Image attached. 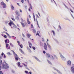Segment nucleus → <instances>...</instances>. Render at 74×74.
<instances>
[{
    "label": "nucleus",
    "instance_id": "nucleus-1",
    "mask_svg": "<svg viewBox=\"0 0 74 74\" xmlns=\"http://www.w3.org/2000/svg\"><path fill=\"white\" fill-rule=\"evenodd\" d=\"M5 64H3L2 65V68L3 69H7L9 68V66H8V65L7 64L6 62H5Z\"/></svg>",
    "mask_w": 74,
    "mask_h": 74
},
{
    "label": "nucleus",
    "instance_id": "nucleus-2",
    "mask_svg": "<svg viewBox=\"0 0 74 74\" xmlns=\"http://www.w3.org/2000/svg\"><path fill=\"white\" fill-rule=\"evenodd\" d=\"M21 24L23 26V27H25V26H26V27H27V26H28V24H27V23H25L24 24L23 23H21Z\"/></svg>",
    "mask_w": 74,
    "mask_h": 74
},
{
    "label": "nucleus",
    "instance_id": "nucleus-3",
    "mask_svg": "<svg viewBox=\"0 0 74 74\" xmlns=\"http://www.w3.org/2000/svg\"><path fill=\"white\" fill-rule=\"evenodd\" d=\"M1 5H3V7L4 8H6V7L7 6L6 5V4L5 3H4L3 1L1 3Z\"/></svg>",
    "mask_w": 74,
    "mask_h": 74
},
{
    "label": "nucleus",
    "instance_id": "nucleus-4",
    "mask_svg": "<svg viewBox=\"0 0 74 74\" xmlns=\"http://www.w3.org/2000/svg\"><path fill=\"white\" fill-rule=\"evenodd\" d=\"M6 48L8 49H11V48L10 46L8 44H6Z\"/></svg>",
    "mask_w": 74,
    "mask_h": 74
},
{
    "label": "nucleus",
    "instance_id": "nucleus-5",
    "mask_svg": "<svg viewBox=\"0 0 74 74\" xmlns=\"http://www.w3.org/2000/svg\"><path fill=\"white\" fill-rule=\"evenodd\" d=\"M60 57L63 60H66V58L62 55V53H60Z\"/></svg>",
    "mask_w": 74,
    "mask_h": 74
},
{
    "label": "nucleus",
    "instance_id": "nucleus-6",
    "mask_svg": "<svg viewBox=\"0 0 74 74\" xmlns=\"http://www.w3.org/2000/svg\"><path fill=\"white\" fill-rule=\"evenodd\" d=\"M44 49L45 50H47L48 48L47 47V45L45 43H44Z\"/></svg>",
    "mask_w": 74,
    "mask_h": 74
},
{
    "label": "nucleus",
    "instance_id": "nucleus-7",
    "mask_svg": "<svg viewBox=\"0 0 74 74\" xmlns=\"http://www.w3.org/2000/svg\"><path fill=\"white\" fill-rule=\"evenodd\" d=\"M15 58L16 60L18 61V59H19V57H18V56L16 54H15Z\"/></svg>",
    "mask_w": 74,
    "mask_h": 74
},
{
    "label": "nucleus",
    "instance_id": "nucleus-8",
    "mask_svg": "<svg viewBox=\"0 0 74 74\" xmlns=\"http://www.w3.org/2000/svg\"><path fill=\"white\" fill-rule=\"evenodd\" d=\"M46 56L47 58L49 59L50 58V55L48 53H47L46 54Z\"/></svg>",
    "mask_w": 74,
    "mask_h": 74
},
{
    "label": "nucleus",
    "instance_id": "nucleus-9",
    "mask_svg": "<svg viewBox=\"0 0 74 74\" xmlns=\"http://www.w3.org/2000/svg\"><path fill=\"white\" fill-rule=\"evenodd\" d=\"M14 23L12 21H10V22L8 24L10 25V26H11V25H13L14 24Z\"/></svg>",
    "mask_w": 74,
    "mask_h": 74
},
{
    "label": "nucleus",
    "instance_id": "nucleus-10",
    "mask_svg": "<svg viewBox=\"0 0 74 74\" xmlns=\"http://www.w3.org/2000/svg\"><path fill=\"white\" fill-rule=\"evenodd\" d=\"M67 64L68 66H71V61L70 60L68 61L67 62Z\"/></svg>",
    "mask_w": 74,
    "mask_h": 74
},
{
    "label": "nucleus",
    "instance_id": "nucleus-11",
    "mask_svg": "<svg viewBox=\"0 0 74 74\" xmlns=\"http://www.w3.org/2000/svg\"><path fill=\"white\" fill-rule=\"evenodd\" d=\"M47 45L48 47L49 48V49H52V47H51V46L50 45H49V44H48V43H47Z\"/></svg>",
    "mask_w": 74,
    "mask_h": 74
},
{
    "label": "nucleus",
    "instance_id": "nucleus-12",
    "mask_svg": "<svg viewBox=\"0 0 74 74\" xmlns=\"http://www.w3.org/2000/svg\"><path fill=\"white\" fill-rule=\"evenodd\" d=\"M15 13L16 14V15H17V16H19L21 15V14L19 13V12H18V11H16L15 12Z\"/></svg>",
    "mask_w": 74,
    "mask_h": 74
},
{
    "label": "nucleus",
    "instance_id": "nucleus-13",
    "mask_svg": "<svg viewBox=\"0 0 74 74\" xmlns=\"http://www.w3.org/2000/svg\"><path fill=\"white\" fill-rule=\"evenodd\" d=\"M17 64L18 65V66L19 67H22V66H21V63L20 62H18L17 63Z\"/></svg>",
    "mask_w": 74,
    "mask_h": 74
},
{
    "label": "nucleus",
    "instance_id": "nucleus-14",
    "mask_svg": "<svg viewBox=\"0 0 74 74\" xmlns=\"http://www.w3.org/2000/svg\"><path fill=\"white\" fill-rule=\"evenodd\" d=\"M71 71H72V73H74V68L73 67H71Z\"/></svg>",
    "mask_w": 74,
    "mask_h": 74
},
{
    "label": "nucleus",
    "instance_id": "nucleus-15",
    "mask_svg": "<svg viewBox=\"0 0 74 74\" xmlns=\"http://www.w3.org/2000/svg\"><path fill=\"white\" fill-rule=\"evenodd\" d=\"M31 36V35H30V34H27V36L28 37V38H29Z\"/></svg>",
    "mask_w": 74,
    "mask_h": 74
},
{
    "label": "nucleus",
    "instance_id": "nucleus-16",
    "mask_svg": "<svg viewBox=\"0 0 74 74\" xmlns=\"http://www.w3.org/2000/svg\"><path fill=\"white\" fill-rule=\"evenodd\" d=\"M50 58L51 59V60H54V58L52 56H51Z\"/></svg>",
    "mask_w": 74,
    "mask_h": 74
},
{
    "label": "nucleus",
    "instance_id": "nucleus-17",
    "mask_svg": "<svg viewBox=\"0 0 74 74\" xmlns=\"http://www.w3.org/2000/svg\"><path fill=\"white\" fill-rule=\"evenodd\" d=\"M27 22L28 24H29V25H30V21H29V18H27Z\"/></svg>",
    "mask_w": 74,
    "mask_h": 74
},
{
    "label": "nucleus",
    "instance_id": "nucleus-18",
    "mask_svg": "<svg viewBox=\"0 0 74 74\" xmlns=\"http://www.w3.org/2000/svg\"><path fill=\"white\" fill-rule=\"evenodd\" d=\"M11 5L12 10H14V6H13V5Z\"/></svg>",
    "mask_w": 74,
    "mask_h": 74
},
{
    "label": "nucleus",
    "instance_id": "nucleus-19",
    "mask_svg": "<svg viewBox=\"0 0 74 74\" xmlns=\"http://www.w3.org/2000/svg\"><path fill=\"white\" fill-rule=\"evenodd\" d=\"M33 15L34 19V21H36V18H35V16L34 15V13L33 14Z\"/></svg>",
    "mask_w": 74,
    "mask_h": 74
},
{
    "label": "nucleus",
    "instance_id": "nucleus-20",
    "mask_svg": "<svg viewBox=\"0 0 74 74\" xmlns=\"http://www.w3.org/2000/svg\"><path fill=\"white\" fill-rule=\"evenodd\" d=\"M56 70L57 71V72H58V73H59V74H62V73L58 70L56 69Z\"/></svg>",
    "mask_w": 74,
    "mask_h": 74
},
{
    "label": "nucleus",
    "instance_id": "nucleus-21",
    "mask_svg": "<svg viewBox=\"0 0 74 74\" xmlns=\"http://www.w3.org/2000/svg\"><path fill=\"white\" fill-rule=\"evenodd\" d=\"M20 51V52H21V53H24V52H23V51H22V49H19Z\"/></svg>",
    "mask_w": 74,
    "mask_h": 74
},
{
    "label": "nucleus",
    "instance_id": "nucleus-22",
    "mask_svg": "<svg viewBox=\"0 0 74 74\" xmlns=\"http://www.w3.org/2000/svg\"><path fill=\"white\" fill-rule=\"evenodd\" d=\"M29 47L30 48H31V47H32V43H29Z\"/></svg>",
    "mask_w": 74,
    "mask_h": 74
},
{
    "label": "nucleus",
    "instance_id": "nucleus-23",
    "mask_svg": "<svg viewBox=\"0 0 74 74\" xmlns=\"http://www.w3.org/2000/svg\"><path fill=\"white\" fill-rule=\"evenodd\" d=\"M34 58H35V59L37 60V61H39V59H38V58H37L36 57H35Z\"/></svg>",
    "mask_w": 74,
    "mask_h": 74
},
{
    "label": "nucleus",
    "instance_id": "nucleus-24",
    "mask_svg": "<svg viewBox=\"0 0 74 74\" xmlns=\"http://www.w3.org/2000/svg\"><path fill=\"white\" fill-rule=\"evenodd\" d=\"M2 63H3L2 60H0V65H1V64H2Z\"/></svg>",
    "mask_w": 74,
    "mask_h": 74
},
{
    "label": "nucleus",
    "instance_id": "nucleus-25",
    "mask_svg": "<svg viewBox=\"0 0 74 74\" xmlns=\"http://www.w3.org/2000/svg\"><path fill=\"white\" fill-rule=\"evenodd\" d=\"M47 61L48 62V63L49 64H52V63H51V62L50 61H49V60H47Z\"/></svg>",
    "mask_w": 74,
    "mask_h": 74
},
{
    "label": "nucleus",
    "instance_id": "nucleus-26",
    "mask_svg": "<svg viewBox=\"0 0 74 74\" xmlns=\"http://www.w3.org/2000/svg\"><path fill=\"white\" fill-rule=\"evenodd\" d=\"M39 33H40V31L38 32L37 34H36V36H37L38 35V36H40V35H39Z\"/></svg>",
    "mask_w": 74,
    "mask_h": 74
},
{
    "label": "nucleus",
    "instance_id": "nucleus-27",
    "mask_svg": "<svg viewBox=\"0 0 74 74\" xmlns=\"http://www.w3.org/2000/svg\"><path fill=\"white\" fill-rule=\"evenodd\" d=\"M10 45L11 47H14V45H12V44L11 43H10Z\"/></svg>",
    "mask_w": 74,
    "mask_h": 74
},
{
    "label": "nucleus",
    "instance_id": "nucleus-28",
    "mask_svg": "<svg viewBox=\"0 0 74 74\" xmlns=\"http://www.w3.org/2000/svg\"><path fill=\"white\" fill-rule=\"evenodd\" d=\"M54 58H56V59H58V57H57V56H56L54 55Z\"/></svg>",
    "mask_w": 74,
    "mask_h": 74
},
{
    "label": "nucleus",
    "instance_id": "nucleus-29",
    "mask_svg": "<svg viewBox=\"0 0 74 74\" xmlns=\"http://www.w3.org/2000/svg\"><path fill=\"white\" fill-rule=\"evenodd\" d=\"M36 21L37 22V24L38 25V27H39V25H38V21H37V20H36Z\"/></svg>",
    "mask_w": 74,
    "mask_h": 74
},
{
    "label": "nucleus",
    "instance_id": "nucleus-30",
    "mask_svg": "<svg viewBox=\"0 0 74 74\" xmlns=\"http://www.w3.org/2000/svg\"><path fill=\"white\" fill-rule=\"evenodd\" d=\"M32 48H33V49H34V50H35V49H36V48L35 47H32Z\"/></svg>",
    "mask_w": 74,
    "mask_h": 74
},
{
    "label": "nucleus",
    "instance_id": "nucleus-31",
    "mask_svg": "<svg viewBox=\"0 0 74 74\" xmlns=\"http://www.w3.org/2000/svg\"><path fill=\"white\" fill-rule=\"evenodd\" d=\"M52 32L53 35H55V32L54 31H53V30L52 31Z\"/></svg>",
    "mask_w": 74,
    "mask_h": 74
},
{
    "label": "nucleus",
    "instance_id": "nucleus-32",
    "mask_svg": "<svg viewBox=\"0 0 74 74\" xmlns=\"http://www.w3.org/2000/svg\"><path fill=\"white\" fill-rule=\"evenodd\" d=\"M33 32L34 33H36V30H35V29H34L33 30Z\"/></svg>",
    "mask_w": 74,
    "mask_h": 74
},
{
    "label": "nucleus",
    "instance_id": "nucleus-33",
    "mask_svg": "<svg viewBox=\"0 0 74 74\" xmlns=\"http://www.w3.org/2000/svg\"><path fill=\"white\" fill-rule=\"evenodd\" d=\"M7 54H8V55H9V56L11 55V53H10V52H8V53H7Z\"/></svg>",
    "mask_w": 74,
    "mask_h": 74
},
{
    "label": "nucleus",
    "instance_id": "nucleus-34",
    "mask_svg": "<svg viewBox=\"0 0 74 74\" xmlns=\"http://www.w3.org/2000/svg\"><path fill=\"white\" fill-rule=\"evenodd\" d=\"M40 45H41V46L42 47V46H43V45H43V44H41V42L40 43Z\"/></svg>",
    "mask_w": 74,
    "mask_h": 74
},
{
    "label": "nucleus",
    "instance_id": "nucleus-35",
    "mask_svg": "<svg viewBox=\"0 0 74 74\" xmlns=\"http://www.w3.org/2000/svg\"><path fill=\"white\" fill-rule=\"evenodd\" d=\"M11 19L12 20V21H14V22H15V19H14V18H12Z\"/></svg>",
    "mask_w": 74,
    "mask_h": 74
},
{
    "label": "nucleus",
    "instance_id": "nucleus-36",
    "mask_svg": "<svg viewBox=\"0 0 74 74\" xmlns=\"http://www.w3.org/2000/svg\"><path fill=\"white\" fill-rule=\"evenodd\" d=\"M30 8H31V10L32 9V5H31V4H30Z\"/></svg>",
    "mask_w": 74,
    "mask_h": 74
},
{
    "label": "nucleus",
    "instance_id": "nucleus-37",
    "mask_svg": "<svg viewBox=\"0 0 74 74\" xmlns=\"http://www.w3.org/2000/svg\"><path fill=\"white\" fill-rule=\"evenodd\" d=\"M64 6L66 8L68 9H69V8H68V7H67V6L66 5H65V4H64Z\"/></svg>",
    "mask_w": 74,
    "mask_h": 74
},
{
    "label": "nucleus",
    "instance_id": "nucleus-38",
    "mask_svg": "<svg viewBox=\"0 0 74 74\" xmlns=\"http://www.w3.org/2000/svg\"><path fill=\"white\" fill-rule=\"evenodd\" d=\"M21 2L22 3H24V0H21Z\"/></svg>",
    "mask_w": 74,
    "mask_h": 74
},
{
    "label": "nucleus",
    "instance_id": "nucleus-39",
    "mask_svg": "<svg viewBox=\"0 0 74 74\" xmlns=\"http://www.w3.org/2000/svg\"><path fill=\"white\" fill-rule=\"evenodd\" d=\"M5 44H7V40L6 39L5 40Z\"/></svg>",
    "mask_w": 74,
    "mask_h": 74
},
{
    "label": "nucleus",
    "instance_id": "nucleus-40",
    "mask_svg": "<svg viewBox=\"0 0 74 74\" xmlns=\"http://www.w3.org/2000/svg\"><path fill=\"white\" fill-rule=\"evenodd\" d=\"M13 27H16V25H15V24H13Z\"/></svg>",
    "mask_w": 74,
    "mask_h": 74
},
{
    "label": "nucleus",
    "instance_id": "nucleus-41",
    "mask_svg": "<svg viewBox=\"0 0 74 74\" xmlns=\"http://www.w3.org/2000/svg\"><path fill=\"white\" fill-rule=\"evenodd\" d=\"M31 27L32 28H33V25L32 24H31Z\"/></svg>",
    "mask_w": 74,
    "mask_h": 74
},
{
    "label": "nucleus",
    "instance_id": "nucleus-42",
    "mask_svg": "<svg viewBox=\"0 0 74 74\" xmlns=\"http://www.w3.org/2000/svg\"><path fill=\"white\" fill-rule=\"evenodd\" d=\"M3 37H4V38H7V36H6V35H4V36H3Z\"/></svg>",
    "mask_w": 74,
    "mask_h": 74
},
{
    "label": "nucleus",
    "instance_id": "nucleus-43",
    "mask_svg": "<svg viewBox=\"0 0 74 74\" xmlns=\"http://www.w3.org/2000/svg\"><path fill=\"white\" fill-rule=\"evenodd\" d=\"M23 65L24 66H26V67H27V65L25 64L24 63L23 64Z\"/></svg>",
    "mask_w": 74,
    "mask_h": 74
},
{
    "label": "nucleus",
    "instance_id": "nucleus-44",
    "mask_svg": "<svg viewBox=\"0 0 74 74\" xmlns=\"http://www.w3.org/2000/svg\"><path fill=\"white\" fill-rule=\"evenodd\" d=\"M70 10L71 12H72V13L74 12L73 11V10H72L71 9Z\"/></svg>",
    "mask_w": 74,
    "mask_h": 74
},
{
    "label": "nucleus",
    "instance_id": "nucleus-45",
    "mask_svg": "<svg viewBox=\"0 0 74 74\" xmlns=\"http://www.w3.org/2000/svg\"><path fill=\"white\" fill-rule=\"evenodd\" d=\"M20 47L21 48H23V45H20Z\"/></svg>",
    "mask_w": 74,
    "mask_h": 74
},
{
    "label": "nucleus",
    "instance_id": "nucleus-46",
    "mask_svg": "<svg viewBox=\"0 0 74 74\" xmlns=\"http://www.w3.org/2000/svg\"><path fill=\"white\" fill-rule=\"evenodd\" d=\"M43 53L45 54V53H46V52H45V51H43Z\"/></svg>",
    "mask_w": 74,
    "mask_h": 74
},
{
    "label": "nucleus",
    "instance_id": "nucleus-47",
    "mask_svg": "<svg viewBox=\"0 0 74 74\" xmlns=\"http://www.w3.org/2000/svg\"><path fill=\"white\" fill-rule=\"evenodd\" d=\"M25 73H26V74L27 73H28V71H25Z\"/></svg>",
    "mask_w": 74,
    "mask_h": 74
},
{
    "label": "nucleus",
    "instance_id": "nucleus-48",
    "mask_svg": "<svg viewBox=\"0 0 74 74\" xmlns=\"http://www.w3.org/2000/svg\"><path fill=\"white\" fill-rule=\"evenodd\" d=\"M5 33L6 34H7L8 36H9V34H8L7 32H6Z\"/></svg>",
    "mask_w": 74,
    "mask_h": 74
},
{
    "label": "nucleus",
    "instance_id": "nucleus-49",
    "mask_svg": "<svg viewBox=\"0 0 74 74\" xmlns=\"http://www.w3.org/2000/svg\"><path fill=\"white\" fill-rule=\"evenodd\" d=\"M12 51H13V54H15V52H14V51L12 50ZM14 56H15V55H14Z\"/></svg>",
    "mask_w": 74,
    "mask_h": 74
},
{
    "label": "nucleus",
    "instance_id": "nucleus-50",
    "mask_svg": "<svg viewBox=\"0 0 74 74\" xmlns=\"http://www.w3.org/2000/svg\"><path fill=\"white\" fill-rule=\"evenodd\" d=\"M22 35L23 36V37H25V35H24V34H22Z\"/></svg>",
    "mask_w": 74,
    "mask_h": 74
},
{
    "label": "nucleus",
    "instance_id": "nucleus-51",
    "mask_svg": "<svg viewBox=\"0 0 74 74\" xmlns=\"http://www.w3.org/2000/svg\"><path fill=\"white\" fill-rule=\"evenodd\" d=\"M3 57L4 58H6V56H5V54L4 55Z\"/></svg>",
    "mask_w": 74,
    "mask_h": 74
},
{
    "label": "nucleus",
    "instance_id": "nucleus-52",
    "mask_svg": "<svg viewBox=\"0 0 74 74\" xmlns=\"http://www.w3.org/2000/svg\"><path fill=\"white\" fill-rule=\"evenodd\" d=\"M28 10H29V11H30H30H31V10H30V8H29Z\"/></svg>",
    "mask_w": 74,
    "mask_h": 74
},
{
    "label": "nucleus",
    "instance_id": "nucleus-53",
    "mask_svg": "<svg viewBox=\"0 0 74 74\" xmlns=\"http://www.w3.org/2000/svg\"><path fill=\"white\" fill-rule=\"evenodd\" d=\"M1 70V66L0 65V71Z\"/></svg>",
    "mask_w": 74,
    "mask_h": 74
},
{
    "label": "nucleus",
    "instance_id": "nucleus-54",
    "mask_svg": "<svg viewBox=\"0 0 74 74\" xmlns=\"http://www.w3.org/2000/svg\"><path fill=\"white\" fill-rule=\"evenodd\" d=\"M3 73V72L1 71H0V74H2Z\"/></svg>",
    "mask_w": 74,
    "mask_h": 74
},
{
    "label": "nucleus",
    "instance_id": "nucleus-55",
    "mask_svg": "<svg viewBox=\"0 0 74 74\" xmlns=\"http://www.w3.org/2000/svg\"><path fill=\"white\" fill-rule=\"evenodd\" d=\"M42 41H44V39L43 38H42Z\"/></svg>",
    "mask_w": 74,
    "mask_h": 74
},
{
    "label": "nucleus",
    "instance_id": "nucleus-56",
    "mask_svg": "<svg viewBox=\"0 0 74 74\" xmlns=\"http://www.w3.org/2000/svg\"><path fill=\"white\" fill-rule=\"evenodd\" d=\"M1 55H2V56H3V55H4V53H2L1 54Z\"/></svg>",
    "mask_w": 74,
    "mask_h": 74
},
{
    "label": "nucleus",
    "instance_id": "nucleus-57",
    "mask_svg": "<svg viewBox=\"0 0 74 74\" xmlns=\"http://www.w3.org/2000/svg\"><path fill=\"white\" fill-rule=\"evenodd\" d=\"M25 8H26L27 7V5H25Z\"/></svg>",
    "mask_w": 74,
    "mask_h": 74
},
{
    "label": "nucleus",
    "instance_id": "nucleus-58",
    "mask_svg": "<svg viewBox=\"0 0 74 74\" xmlns=\"http://www.w3.org/2000/svg\"><path fill=\"white\" fill-rule=\"evenodd\" d=\"M32 72H30V71L29 72V73L30 74H32Z\"/></svg>",
    "mask_w": 74,
    "mask_h": 74
},
{
    "label": "nucleus",
    "instance_id": "nucleus-59",
    "mask_svg": "<svg viewBox=\"0 0 74 74\" xmlns=\"http://www.w3.org/2000/svg\"><path fill=\"white\" fill-rule=\"evenodd\" d=\"M38 14L39 16H40V13H39V12H38Z\"/></svg>",
    "mask_w": 74,
    "mask_h": 74
},
{
    "label": "nucleus",
    "instance_id": "nucleus-60",
    "mask_svg": "<svg viewBox=\"0 0 74 74\" xmlns=\"http://www.w3.org/2000/svg\"><path fill=\"white\" fill-rule=\"evenodd\" d=\"M59 28H60V29H61V27H60V26H59Z\"/></svg>",
    "mask_w": 74,
    "mask_h": 74
},
{
    "label": "nucleus",
    "instance_id": "nucleus-61",
    "mask_svg": "<svg viewBox=\"0 0 74 74\" xmlns=\"http://www.w3.org/2000/svg\"><path fill=\"white\" fill-rule=\"evenodd\" d=\"M28 3H29V0H27Z\"/></svg>",
    "mask_w": 74,
    "mask_h": 74
},
{
    "label": "nucleus",
    "instance_id": "nucleus-62",
    "mask_svg": "<svg viewBox=\"0 0 74 74\" xmlns=\"http://www.w3.org/2000/svg\"><path fill=\"white\" fill-rule=\"evenodd\" d=\"M8 37H10V38H11V36H10V35H9V36H8Z\"/></svg>",
    "mask_w": 74,
    "mask_h": 74
},
{
    "label": "nucleus",
    "instance_id": "nucleus-63",
    "mask_svg": "<svg viewBox=\"0 0 74 74\" xmlns=\"http://www.w3.org/2000/svg\"><path fill=\"white\" fill-rule=\"evenodd\" d=\"M20 12H22V10H21V9H20Z\"/></svg>",
    "mask_w": 74,
    "mask_h": 74
},
{
    "label": "nucleus",
    "instance_id": "nucleus-64",
    "mask_svg": "<svg viewBox=\"0 0 74 74\" xmlns=\"http://www.w3.org/2000/svg\"><path fill=\"white\" fill-rule=\"evenodd\" d=\"M72 66H73V67H74V64H73V65H72Z\"/></svg>",
    "mask_w": 74,
    "mask_h": 74
}]
</instances>
